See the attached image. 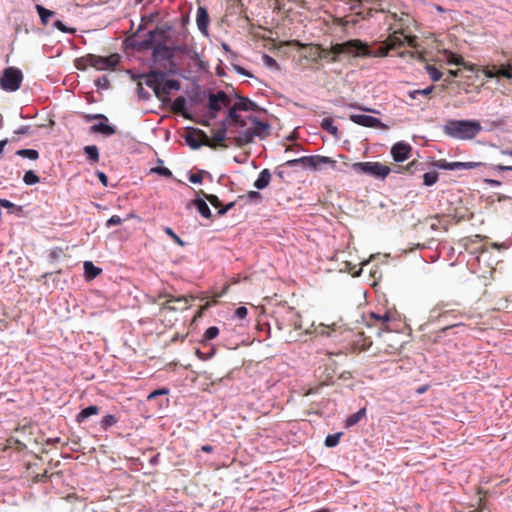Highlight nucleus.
Here are the masks:
<instances>
[{
  "label": "nucleus",
  "instance_id": "obj_6",
  "mask_svg": "<svg viewBox=\"0 0 512 512\" xmlns=\"http://www.w3.org/2000/svg\"><path fill=\"white\" fill-rule=\"evenodd\" d=\"M352 169L357 173L366 174L378 180H384L392 172L389 166L381 162H356L352 164Z\"/></svg>",
  "mask_w": 512,
  "mask_h": 512
},
{
  "label": "nucleus",
  "instance_id": "obj_46",
  "mask_svg": "<svg viewBox=\"0 0 512 512\" xmlns=\"http://www.w3.org/2000/svg\"><path fill=\"white\" fill-rule=\"evenodd\" d=\"M164 232L179 246H184L185 242L170 227H164Z\"/></svg>",
  "mask_w": 512,
  "mask_h": 512
},
{
  "label": "nucleus",
  "instance_id": "obj_37",
  "mask_svg": "<svg viewBox=\"0 0 512 512\" xmlns=\"http://www.w3.org/2000/svg\"><path fill=\"white\" fill-rule=\"evenodd\" d=\"M117 421L118 420L114 415L108 414L102 418V420L100 422V427H101V429L106 431L109 427L115 425L117 423Z\"/></svg>",
  "mask_w": 512,
  "mask_h": 512
},
{
  "label": "nucleus",
  "instance_id": "obj_60",
  "mask_svg": "<svg viewBox=\"0 0 512 512\" xmlns=\"http://www.w3.org/2000/svg\"><path fill=\"white\" fill-rule=\"evenodd\" d=\"M15 135H25L30 133L29 125H22L19 128L15 129L13 132Z\"/></svg>",
  "mask_w": 512,
  "mask_h": 512
},
{
  "label": "nucleus",
  "instance_id": "obj_29",
  "mask_svg": "<svg viewBox=\"0 0 512 512\" xmlns=\"http://www.w3.org/2000/svg\"><path fill=\"white\" fill-rule=\"evenodd\" d=\"M238 111H240V110L238 108H236L235 104H233L232 106H230L227 116L221 122H226L227 127L229 125H232L234 123V121H236L240 116L238 114Z\"/></svg>",
  "mask_w": 512,
  "mask_h": 512
},
{
  "label": "nucleus",
  "instance_id": "obj_39",
  "mask_svg": "<svg viewBox=\"0 0 512 512\" xmlns=\"http://www.w3.org/2000/svg\"><path fill=\"white\" fill-rule=\"evenodd\" d=\"M342 433L328 434L325 438V446L332 448L338 445Z\"/></svg>",
  "mask_w": 512,
  "mask_h": 512
},
{
  "label": "nucleus",
  "instance_id": "obj_24",
  "mask_svg": "<svg viewBox=\"0 0 512 512\" xmlns=\"http://www.w3.org/2000/svg\"><path fill=\"white\" fill-rule=\"evenodd\" d=\"M366 416V408H361L357 412L351 414L345 422V426L347 428L352 427L356 425L358 422H360L364 417Z\"/></svg>",
  "mask_w": 512,
  "mask_h": 512
},
{
  "label": "nucleus",
  "instance_id": "obj_2",
  "mask_svg": "<svg viewBox=\"0 0 512 512\" xmlns=\"http://www.w3.org/2000/svg\"><path fill=\"white\" fill-rule=\"evenodd\" d=\"M482 130L477 120H455L446 121L443 132L446 136L458 140L474 139Z\"/></svg>",
  "mask_w": 512,
  "mask_h": 512
},
{
  "label": "nucleus",
  "instance_id": "obj_19",
  "mask_svg": "<svg viewBox=\"0 0 512 512\" xmlns=\"http://www.w3.org/2000/svg\"><path fill=\"white\" fill-rule=\"evenodd\" d=\"M84 278L86 281L95 279L101 272L102 269L95 266L91 261H85L83 264Z\"/></svg>",
  "mask_w": 512,
  "mask_h": 512
},
{
  "label": "nucleus",
  "instance_id": "obj_52",
  "mask_svg": "<svg viewBox=\"0 0 512 512\" xmlns=\"http://www.w3.org/2000/svg\"><path fill=\"white\" fill-rule=\"evenodd\" d=\"M262 59H263V63L267 67H269L271 69H278L279 68L277 61L273 57H271L270 55L264 54Z\"/></svg>",
  "mask_w": 512,
  "mask_h": 512
},
{
  "label": "nucleus",
  "instance_id": "obj_4",
  "mask_svg": "<svg viewBox=\"0 0 512 512\" xmlns=\"http://www.w3.org/2000/svg\"><path fill=\"white\" fill-rule=\"evenodd\" d=\"M298 165L309 170H321L324 166H329L334 169L336 167V161L327 156L311 155L287 160L282 166L293 168Z\"/></svg>",
  "mask_w": 512,
  "mask_h": 512
},
{
  "label": "nucleus",
  "instance_id": "obj_56",
  "mask_svg": "<svg viewBox=\"0 0 512 512\" xmlns=\"http://www.w3.org/2000/svg\"><path fill=\"white\" fill-rule=\"evenodd\" d=\"M317 49L320 51L318 54L319 59H325L331 62L332 52L330 51V49H325L321 47H318Z\"/></svg>",
  "mask_w": 512,
  "mask_h": 512
},
{
  "label": "nucleus",
  "instance_id": "obj_13",
  "mask_svg": "<svg viewBox=\"0 0 512 512\" xmlns=\"http://www.w3.org/2000/svg\"><path fill=\"white\" fill-rule=\"evenodd\" d=\"M210 17L205 7L199 6L196 13V24L201 33L208 35Z\"/></svg>",
  "mask_w": 512,
  "mask_h": 512
},
{
  "label": "nucleus",
  "instance_id": "obj_36",
  "mask_svg": "<svg viewBox=\"0 0 512 512\" xmlns=\"http://www.w3.org/2000/svg\"><path fill=\"white\" fill-rule=\"evenodd\" d=\"M239 199H246L249 203H260L262 201V195L258 191H249L246 195H240Z\"/></svg>",
  "mask_w": 512,
  "mask_h": 512
},
{
  "label": "nucleus",
  "instance_id": "obj_45",
  "mask_svg": "<svg viewBox=\"0 0 512 512\" xmlns=\"http://www.w3.org/2000/svg\"><path fill=\"white\" fill-rule=\"evenodd\" d=\"M53 27L63 33L74 34L76 32L75 28L67 27L61 20L54 21Z\"/></svg>",
  "mask_w": 512,
  "mask_h": 512
},
{
  "label": "nucleus",
  "instance_id": "obj_54",
  "mask_svg": "<svg viewBox=\"0 0 512 512\" xmlns=\"http://www.w3.org/2000/svg\"><path fill=\"white\" fill-rule=\"evenodd\" d=\"M83 118L86 122H91L93 120H105L108 121V118L104 114H83Z\"/></svg>",
  "mask_w": 512,
  "mask_h": 512
},
{
  "label": "nucleus",
  "instance_id": "obj_9",
  "mask_svg": "<svg viewBox=\"0 0 512 512\" xmlns=\"http://www.w3.org/2000/svg\"><path fill=\"white\" fill-rule=\"evenodd\" d=\"M349 120L353 123L368 127V128H376V129H387V125L382 123L379 118L374 116L365 115V114H351L349 116Z\"/></svg>",
  "mask_w": 512,
  "mask_h": 512
},
{
  "label": "nucleus",
  "instance_id": "obj_16",
  "mask_svg": "<svg viewBox=\"0 0 512 512\" xmlns=\"http://www.w3.org/2000/svg\"><path fill=\"white\" fill-rule=\"evenodd\" d=\"M190 205L194 206L202 217L206 219L212 217L211 210L205 199L197 197L191 201Z\"/></svg>",
  "mask_w": 512,
  "mask_h": 512
},
{
  "label": "nucleus",
  "instance_id": "obj_23",
  "mask_svg": "<svg viewBox=\"0 0 512 512\" xmlns=\"http://www.w3.org/2000/svg\"><path fill=\"white\" fill-rule=\"evenodd\" d=\"M181 88V83L179 80L177 79H169L167 78V76H165V80L163 81L162 83V87H161V95L162 94H169L170 91L172 90H180Z\"/></svg>",
  "mask_w": 512,
  "mask_h": 512
},
{
  "label": "nucleus",
  "instance_id": "obj_47",
  "mask_svg": "<svg viewBox=\"0 0 512 512\" xmlns=\"http://www.w3.org/2000/svg\"><path fill=\"white\" fill-rule=\"evenodd\" d=\"M389 49L385 46L378 47L375 50L368 51L366 56H373V57H386L388 56Z\"/></svg>",
  "mask_w": 512,
  "mask_h": 512
},
{
  "label": "nucleus",
  "instance_id": "obj_31",
  "mask_svg": "<svg viewBox=\"0 0 512 512\" xmlns=\"http://www.w3.org/2000/svg\"><path fill=\"white\" fill-rule=\"evenodd\" d=\"M171 105L174 111L183 112L187 109V99L184 96H178L172 101Z\"/></svg>",
  "mask_w": 512,
  "mask_h": 512
},
{
  "label": "nucleus",
  "instance_id": "obj_5",
  "mask_svg": "<svg viewBox=\"0 0 512 512\" xmlns=\"http://www.w3.org/2000/svg\"><path fill=\"white\" fill-rule=\"evenodd\" d=\"M330 51L332 52L331 62H337L341 54L354 53L356 56L367 55V52L371 51V49L367 43L359 39H351L343 43L332 45Z\"/></svg>",
  "mask_w": 512,
  "mask_h": 512
},
{
  "label": "nucleus",
  "instance_id": "obj_50",
  "mask_svg": "<svg viewBox=\"0 0 512 512\" xmlns=\"http://www.w3.org/2000/svg\"><path fill=\"white\" fill-rule=\"evenodd\" d=\"M151 171L166 178H171L173 176L171 170L164 166L154 167L151 169Z\"/></svg>",
  "mask_w": 512,
  "mask_h": 512
},
{
  "label": "nucleus",
  "instance_id": "obj_26",
  "mask_svg": "<svg viewBox=\"0 0 512 512\" xmlns=\"http://www.w3.org/2000/svg\"><path fill=\"white\" fill-rule=\"evenodd\" d=\"M447 61H448L449 64H453V65H456V66H463V67H465L466 69H468L471 72L474 71V66L473 65H468L465 62V60L463 59V57L458 55V54L450 53V55L448 56Z\"/></svg>",
  "mask_w": 512,
  "mask_h": 512
},
{
  "label": "nucleus",
  "instance_id": "obj_44",
  "mask_svg": "<svg viewBox=\"0 0 512 512\" xmlns=\"http://www.w3.org/2000/svg\"><path fill=\"white\" fill-rule=\"evenodd\" d=\"M170 392V390L166 387H162V388H159V389H155L153 390L152 392H150L147 396V400L148 401H151L159 396H164V395H168Z\"/></svg>",
  "mask_w": 512,
  "mask_h": 512
},
{
  "label": "nucleus",
  "instance_id": "obj_1",
  "mask_svg": "<svg viewBox=\"0 0 512 512\" xmlns=\"http://www.w3.org/2000/svg\"><path fill=\"white\" fill-rule=\"evenodd\" d=\"M172 29V25L164 24L163 26L149 30L146 37L136 45L141 49L151 50L154 62L165 61L169 66H174V54L172 53L171 46L168 45L170 39L169 33Z\"/></svg>",
  "mask_w": 512,
  "mask_h": 512
},
{
  "label": "nucleus",
  "instance_id": "obj_64",
  "mask_svg": "<svg viewBox=\"0 0 512 512\" xmlns=\"http://www.w3.org/2000/svg\"><path fill=\"white\" fill-rule=\"evenodd\" d=\"M234 70L241 75H244L247 77H252L251 72H249L248 70H246L245 68H243L239 65H234Z\"/></svg>",
  "mask_w": 512,
  "mask_h": 512
},
{
  "label": "nucleus",
  "instance_id": "obj_22",
  "mask_svg": "<svg viewBox=\"0 0 512 512\" xmlns=\"http://www.w3.org/2000/svg\"><path fill=\"white\" fill-rule=\"evenodd\" d=\"M99 413V407L96 405H90L85 408H83L77 415H76V422L82 423L85 420H87L90 416L96 415Z\"/></svg>",
  "mask_w": 512,
  "mask_h": 512
},
{
  "label": "nucleus",
  "instance_id": "obj_27",
  "mask_svg": "<svg viewBox=\"0 0 512 512\" xmlns=\"http://www.w3.org/2000/svg\"><path fill=\"white\" fill-rule=\"evenodd\" d=\"M484 163L482 162H452V171L457 170H468V169H474L480 166H483Z\"/></svg>",
  "mask_w": 512,
  "mask_h": 512
},
{
  "label": "nucleus",
  "instance_id": "obj_55",
  "mask_svg": "<svg viewBox=\"0 0 512 512\" xmlns=\"http://www.w3.org/2000/svg\"><path fill=\"white\" fill-rule=\"evenodd\" d=\"M122 223V219L120 216L118 215H113L111 216L107 221H106V228H110L112 226H116V225H119Z\"/></svg>",
  "mask_w": 512,
  "mask_h": 512
},
{
  "label": "nucleus",
  "instance_id": "obj_53",
  "mask_svg": "<svg viewBox=\"0 0 512 512\" xmlns=\"http://www.w3.org/2000/svg\"><path fill=\"white\" fill-rule=\"evenodd\" d=\"M95 86L99 89H108L110 82L106 76H101L95 80Z\"/></svg>",
  "mask_w": 512,
  "mask_h": 512
},
{
  "label": "nucleus",
  "instance_id": "obj_7",
  "mask_svg": "<svg viewBox=\"0 0 512 512\" xmlns=\"http://www.w3.org/2000/svg\"><path fill=\"white\" fill-rule=\"evenodd\" d=\"M23 81V73L17 67L5 68L0 76V88L6 92L17 91Z\"/></svg>",
  "mask_w": 512,
  "mask_h": 512
},
{
  "label": "nucleus",
  "instance_id": "obj_10",
  "mask_svg": "<svg viewBox=\"0 0 512 512\" xmlns=\"http://www.w3.org/2000/svg\"><path fill=\"white\" fill-rule=\"evenodd\" d=\"M165 76H167V72L159 70H151L147 75H144L146 78L145 84L154 91L158 98L161 96V87Z\"/></svg>",
  "mask_w": 512,
  "mask_h": 512
},
{
  "label": "nucleus",
  "instance_id": "obj_43",
  "mask_svg": "<svg viewBox=\"0 0 512 512\" xmlns=\"http://www.w3.org/2000/svg\"><path fill=\"white\" fill-rule=\"evenodd\" d=\"M195 354L200 360H209L215 355V349L211 348L207 352L201 351L199 348L195 349Z\"/></svg>",
  "mask_w": 512,
  "mask_h": 512
},
{
  "label": "nucleus",
  "instance_id": "obj_25",
  "mask_svg": "<svg viewBox=\"0 0 512 512\" xmlns=\"http://www.w3.org/2000/svg\"><path fill=\"white\" fill-rule=\"evenodd\" d=\"M35 9L39 15L40 21L43 25H47L49 19L55 14L54 11L45 8L40 4H36Z\"/></svg>",
  "mask_w": 512,
  "mask_h": 512
},
{
  "label": "nucleus",
  "instance_id": "obj_38",
  "mask_svg": "<svg viewBox=\"0 0 512 512\" xmlns=\"http://www.w3.org/2000/svg\"><path fill=\"white\" fill-rule=\"evenodd\" d=\"M439 175L437 172H426L423 175V184L425 186H432L438 181Z\"/></svg>",
  "mask_w": 512,
  "mask_h": 512
},
{
  "label": "nucleus",
  "instance_id": "obj_35",
  "mask_svg": "<svg viewBox=\"0 0 512 512\" xmlns=\"http://www.w3.org/2000/svg\"><path fill=\"white\" fill-rule=\"evenodd\" d=\"M219 335V328L216 326H210L208 327L204 334L203 339L201 340L202 343H205L206 341H210L215 339Z\"/></svg>",
  "mask_w": 512,
  "mask_h": 512
},
{
  "label": "nucleus",
  "instance_id": "obj_61",
  "mask_svg": "<svg viewBox=\"0 0 512 512\" xmlns=\"http://www.w3.org/2000/svg\"><path fill=\"white\" fill-rule=\"evenodd\" d=\"M172 53L175 55L176 52H181L183 54L188 53V47L186 45H174L171 46Z\"/></svg>",
  "mask_w": 512,
  "mask_h": 512
},
{
  "label": "nucleus",
  "instance_id": "obj_63",
  "mask_svg": "<svg viewBox=\"0 0 512 512\" xmlns=\"http://www.w3.org/2000/svg\"><path fill=\"white\" fill-rule=\"evenodd\" d=\"M511 245H512V242H510V241L502 242V243H498V242L492 243V247L495 249H508Z\"/></svg>",
  "mask_w": 512,
  "mask_h": 512
},
{
  "label": "nucleus",
  "instance_id": "obj_15",
  "mask_svg": "<svg viewBox=\"0 0 512 512\" xmlns=\"http://www.w3.org/2000/svg\"><path fill=\"white\" fill-rule=\"evenodd\" d=\"M235 97L237 98V101L234 104L240 111H257L260 109L254 101L247 97H242L237 94Z\"/></svg>",
  "mask_w": 512,
  "mask_h": 512
},
{
  "label": "nucleus",
  "instance_id": "obj_58",
  "mask_svg": "<svg viewBox=\"0 0 512 512\" xmlns=\"http://www.w3.org/2000/svg\"><path fill=\"white\" fill-rule=\"evenodd\" d=\"M235 206V201H232V202H229L227 203L225 206H222L220 207V209L217 211V215L219 216H223L225 215L228 211H230L233 207Z\"/></svg>",
  "mask_w": 512,
  "mask_h": 512
},
{
  "label": "nucleus",
  "instance_id": "obj_62",
  "mask_svg": "<svg viewBox=\"0 0 512 512\" xmlns=\"http://www.w3.org/2000/svg\"><path fill=\"white\" fill-rule=\"evenodd\" d=\"M96 176L98 177L99 181L101 182V184L103 186H105V187L108 186V177L104 172L98 170L96 172Z\"/></svg>",
  "mask_w": 512,
  "mask_h": 512
},
{
  "label": "nucleus",
  "instance_id": "obj_42",
  "mask_svg": "<svg viewBox=\"0 0 512 512\" xmlns=\"http://www.w3.org/2000/svg\"><path fill=\"white\" fill-rule=\"evenodd\" d=\"M498 77H504L506 79H512V68L509 65H501L497 68Z\"/></svg>",
  "mask_w": 512,
  "mask_h": 512
},
{
  "label": "nucleus",
  "instance_id": "obj_3",
  "mask_svg": "<svg viewBox=\"0 0 512 512\" xmlns=\"http://www.w3.org/2000/svg\"><path fill=\"white\" fill-rule=\"evenodd\" d=\"M120 61L118 54L109 56H98L94 54H87L84 57L78 58L75 61V66L79 70H86L88 67H93L97 70H110L114 69Z\"/></svg>",
  "mask_w": 512,
  "mask_h": 512
},
{
  "label": "nucleus",
  "instance_id": "obj_51",
  "mask_svg": "<svg viewBox=\"0 0 512 512\" xmlns=\"http://www.w3.org/2000/svg\"><path fill=\"white\" fill-rule=\"evenodd\" d=\"M137 96L142 101H147L151 98V94L143 88L141 84H138L136 89Z\"/></svg>",
  "mask_w": 512,
  "mask_h": 512
},
{
  "label": "nucleus",
  "instance_id": "obj_59",
  "mask_svg": "<svg viewBox=\"0 0 512 512\" xmlns=\"http://www.w3.org/2000/svg\"><path fill=\"white\" fill-rule=\"evenodd\" d=\"M483 73L489 79L498 77L496 66H494L492 69H489V68L484 69Z\"/></svg>",
  "mask_w": 512,
  "mask_h": 512
},
{
  "label": "nucleus",
  "instance_id": "obj_20",
  "mask_svg": "<svg viewBox=\"0 0 512 512\" xmlns=\"http://www.w3.org/2000/svg\"><path fill=\"white\" fill-rule=\"evenodd\" d=\"M320 127L322 130L326 131L327 133L331 134L334 138L339 139V130L336 125H334V121L332 118L327 117L323 118L320 123Z\"/></svg>",
  "mask_w": 512,
  "mask_h": 512
},
{
  "label": "nucleus",
  "instance_id": "obj_18",
  "mask_svg": "<svg viewBox=\"0 0 512 512\" xmlns=\"http://www.w3.org/2000/svg\"><path fill=\"white\" fill-rule=\"evenodd\" d=\"M270 180L271 172L269 169L265 168L259 173L257 179L254 182V187L258 190H263L268 187Z\"/></svg>",
  "mask_w": 512,
  "mask_h": 512
},
{
  "label": "nucleus",
  "instance_id": "obj_11",
  "mask_svg": "<svg viewBox=\"0 0 512 512\" xmlns=\"http://www.w3.org/2000/svg\"><path fill=\"white\" fill-rule=\"evenodd\" d=\"M412 147L404 141L396 142L390 150L393 160L397 163L404 162L410 157Z\"/></svg>",
  "mask_w": 512,
  "mask_h": 512
},
{
  "label": "nucleus",
  "instance_id": "obj_28",
  "mask_svg": "<svg viewBox=\"0 0 512 512\" xmlns=\"http://www.w3.org/2000/svg\"><path fill=\"white\" fill-rule=\"evenodd\" d=\"M16 155L32 161L39 159V152L36 149L24 148L16 151Z\"/></svg>",
  "mask_w": 512,
  "mask_h": 512
},
{
  "label": "nucleus",
  "instance_id": "obj_8",
  "mask_svg": "<svg viewBox=\"0 0 512 512\" xmlns=\"http://www.w3.org/2000/svg\"><path fill=\"white\" fill-rule=\"evenodd\" d=\"M231 105V99L227 93L223 90H218L215 93H210L208 96V111L212 119L218 116V113L223 107H229Z\"/></svg>",
  "mask_w": 512,
  "mask_h": 512
},
{
  "label": "nucleus",
  "instance_id": "obj_21",
  "mask_svg": "<svg viewBox=\"0 0 512 512\" xmlns=\"http://www.w3.org/2000/svg\"><path fill=\"white\" fill-rule=\"evenodd\" d=\"M422 164L418 161H411L409 164L405 166H398L396 169L392 170V172L400 173V174H409L413 175L421 168Z\"/></svg>",
  "mask_w": 512,
  "mask_h": 512
},
{
  "label": "nucleus",
  "instance_id": "obj_40",
  "mask_svg": "<svg viewBox=\"0 0 512 512\" xmlns=\"http://www.w3.org/2000/svg\"><path fill=\"white\" fill-rule=\"evenodd\" d=\"M185 142L191 149H199L202 146V143L193 134H187Z\"/></svg>",
  "mask_w": 512,
  "mask_h": 512
},
{
  "label": "nucleus",
  "instance_id": "obj_34",
  "mask_svg": "<svg viewBox=\"0 0 512 512\" xmlns=\"http://www.w3.org/2000/svg\"><path fill=\"white\" fill-rule=\"evenodd\" d=\"M39 181H40L39 176H37V174L33 170H28L24 173L23 182L26 185H28V186L35 185V184L39 183Z\"/></svg>",
  "mask_w": 512,
  "mask_h": 512
},
{
  "label": "nucleus",
  "instance_id": "obj_14",
  "mask_svg": "<svg viewBox=\"0 0 512 512\" xmlns=\"http://www.w3.org/2000/svg\"><path fill=\"white\" fill-rule=\"evenodd\" d=\"M89 132L108 137L116 133V127L109 124L108 121L100 120L99 123H96L89 128Z\"/></svg>",
  "mask_w": 512,
  "mask_h": 512
},
{
  "label": "nucleus",
  "instance_id": "obj_12",
  "mask_svg": "<svg viewBox=\"0 0 512 512\" xmlns=\"http://www.w3.org/2000/svg\"><path fill=\"white\" fill-rule=\"evenodd\" d=\"M256 137H262L259 131H254L252 128L242 130L234 137V144L238 147H243L254 142Z\"/></svg>",
  "mask_w": 512,
  "mask_h": 512
},
{
  "label": "nucleus",
  "instance_id": "obj_32",
  "mask_svg": "<svg viewBox=\"0 0 512 512\" xmlns=\"http://www.w3.org/2000/svg\"><path fill=\"white\" fill-rule=\"evenodd\" d=\"M84 153L91 162H98L99 151L96 145H87L84 147Z\"/></svg>",
  "mask_w": 512,
  "mask_h": 512
},
{
  "label": "nucleus",
  "instance_id": "obj_49",
  "mask_svg": "<svg viewBox=\"0 0 512 512\" xmlns=\"http://www.w3.org/2000/svg\"><path fill=\"white\" fill-rule=\"evenodd\" d=\"M205 200L208 201L213 207L217 208L218 210L221 207V201L217 195L214 194H206L203 193Z\"/></svg>",
  "mask_w": 512,
  "mask_h": 512
},
{
  "label": "nucleus",
  "instance_id": "obj_30",
  "mask_svg": "<svg viewBox=\"0 0 512 512\" xmlns=\"http://www.w3.org/2000/svg\"><path fill=\"white\" fill-rule=\"evenodd\" d=\"M227 130L226 122H221L220 127L213 133L214 139L219 143L224 142L227 138Z\"/></svg>",
  "mask_w": 512,
  "mask_h": 512
},
{
  "label": "nucleus",
  "instance_id": "obj_48",
  "mask_svg": "<svg viewBox=\"0 0 512 512\" xmlns=\"http://www.w3.org/2000/svg\"><path fill=\"white\" fill-rule=\"evenodd\" d=\"M433 167L437 168V169H442V170H450L452 171V162H448L447 160L445 159H439V160H436L432 163Z\"/></svg>",
  "mask_w": 512,
  "mask_h": 512
},
{
  "label": "nucleus",
  "instance_id": "obj_57",
  "mask_svg": "<svg viewBox=\"0 0 512 512\" xmlns=\"http://www.w3.org/2000/svg\"><path fill=\"white\" fill-rule=\"evenodd\" d=\"M248 314V310L245 306H239L236 308L234 316L238 319H244Z\"/></svg>",
  "mask_w": 512,
  "mask_h": 512
},
{
  "label": "nucleus",
  "instance_id": "obj_33",
  "mask_svg": "<svg viewBox=\"0 0 512 512\" xmlns=\"http://www.w3.org/2000/svg\"><path fill=\"white\" fill-rule=\"evenodd\" d=\"M425 70L432 81L437 82L442 78V72L434 65L427 64Z\"/></svg>",
  "mask_w": 512,
  "mask_h": 512
},
{
  "label": "nucleus",
  "instance_id": "obj_17",
  "mask_svg": "<svg viewBox=\"0 0 512 512\" xmlns=\"http://www.w3.org/2000/svg\"><path fill=\"white\" fill-rule=\"evenodd\" d=\"M249 121L254 126V131H259L262 137H259L260 139H264L269 135L270 125L266 122L261 121L256 116L250 115L247 117Z\"/></svg>",
  "mask_w": 512,
  "mask_h": 512
},
{
  "label": "nucleus",
  "instance_id": "obj_41",
  "mask_svg": "<svg viewBox=\"0 0 512 512\" xmlns=\"http://www.w3.org/2000/svg\"><path fill=\"white\" fill-rule=\"evenodd\" d=\"M208 174V172L204 170H198L197 173H189L188 179L193 184H201L203 181V175Z\"/></svg>",
  "mask_w": 512,
  "mask_h": 512
}]
</instances>
